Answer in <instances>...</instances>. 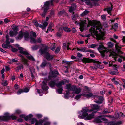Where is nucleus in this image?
I'll use <instances>...</instances> for the list:
<instances>
[{
    "mask_svg": "<svg viewBox=\"0 0 125 125\" xmlns=\"http://www.w3.org/2000/svg\"><path fill=\"white\" fill-rule=\"evenodd\" d=\"M49 3L48 1H46L45 2L44 6V11L43 13L41 14V15L42 17L45 16L46 14L47 13V10L49 9L50 6L49 5Z\"/></svg>",
    "mask_w": 125,
    "mask_h": 125,
    "instance_id": "nucleus-5",
    "label": "nucleus"
},
{
    "mask_svg": "<svg viewBox=\"0 0 125 125\" xmlns=\"http://www.w3.org/2000/svg\"><path fill=\"white\" fill-rule=\"evenodd\" d=\"M63 90V87H62L59 89H56V92L59 94H62Z\"/></svg>",
    "mask_w": 125,
    "mask_h": 125,
    "instance_id": "nucleus-36",
    "label": "nucleus"
},
{
    "mask_svg": "<svg viewBox=\"0 0 125 125\" xmlns=\"http://www.w3.org/2000/svg\"><path fill=\"white\" fill-rule=\"evenodd\" d=\"M88 25L91 26L92 27L90 29V32L93 36H95L98 40L101 39L105 35L104 30L103 29L99 21H95L93 22L89 21Z\"/></svg>",
    "mask_w": 125,
    "mask_h": 125,
    "instance_id": "nucleus-1",
    "label": "nucleus"
},
{
    "mask_svg": "<svg viewBox=\"0 0 125 125\" xmlns=\"http://www.w3.org/2000/svg\"><path fill=\"white\" fill-rule=\"evenodd\" d=\"M94 66H90V68L93 70H96L98 68V66L95 64H97L96 62H94Z\"/></svg>",
    "mask_w": 125,
    "mask_h": 125,
    "instance_id": "nucleus-35",
    "label": "nucleus"
},
{
    "mask_svg": "<svg viewBox=\"0 0 125 125\" xmlns=\"http://www.w3.org/2000/svg\"><path fill=\"white\" fill-rule=\"evenodd\" d=\"M97 45L96 44H93L89 46V48H94L97 46Z\"/></svg>",
    "mask_w": 125,
    "mask_h": 125,
    "instance_id": "nucleus-59",
    "label": "nucleus"
},
{
    "mask_svg": "<svg viewBox=\"0 0 125 125\" xmlns=\"http://www.w3.org/2000/svg\"><path fill=\"white\" fill-rule=\"evenodd\" d=\"M8 82L7 81H5L4 82L2 83V85L4 86H7L8 84Z\"/></svg>",
    "mask_w": 125,
    "mask_h": 125,
    "instance_id": "nucleus-63",
    "label": "nucleus"
},
{
    "mask_svg": "<svg viewBox=\"0 0 125 125\" xmlns=\"http://www.w3.org/2000/svg\"><path fill=\"white\" fill-rule=\"evenodd\" d=\"M48 1L49 2V5L50 6V5L53 6V2L57 3L58 2L59 0H51L50 1Z\"/></svg>",
    "mask_w": 125,
    "mask_h": 125,
    "instance_id": "nucleus-29",
    "label": "nucleus"
},
{
    "mask_svg": "<svg viewBox=\"0 0 125 125\" xmlns=\"http://www.w3.org/2000/svg\"><path fill=\"white\" fill-rule=\"evenodd\" d=\"M107 120L105 118H103L101 116H99L97 117L94 120V121L96 123H100L102 122V121H106Z\"/></svg>",
    "mask_w": 125,
    "mask_h": 125,
    "instance_id": "nucleus-12",
    "label": "nucleus"
},
{
    "mask_svg": "<svg viewBox=\"0 0 125 125\" xmlns=\"http://www.w3.org/2000/svg\"><path fill=\"white\" fill-rule=\"evenodd\" d=\"M112 40L114 42L116 43L115 45V47L117 51V52L119 54H123V52L121 51L120 50V49L121 48V46L118 43H116V41L114 39H112Z\"/></svg>",
    "mask_w": 125,
    "mask_h": 125,
    "instance_id": "nucleus-9",
    "label": "nucleus"
},
{
    "mask_svg": "<svg viewBox=\"0 0 125 125\" xmlns=\"http://www.w3.org/2000/svg\"><path fill=\"white\" fill-rule=\"evenodd\" d=\"M98 49L99 50H102L103 49H104L102 50L100 52L101 55L103 57H104L105 54L107 53L108 52V51L102 45H100Z\"/></svg>",
    "mask_w": 125,
    "mask_h": 125,
    "instance_id": "nucleus-7",
    "label": "nucleus"
},
{
    "mask_svg": "<svg viewBox=\"0 0 125 125\" xmlns=\"http://www.w3.org/2000/svg\"><path fill=\"white\" fill-rule=\"evenodd\" d=\"M95 62L97 63V64H95L98 66V68H99L100 69H102L104 67L103 66L100 65V62L99 61L94 60V62Z\"/></svg>",
    "mask_w": 125,
    "mask_h": 125,
    "instance_id": "nucleus-31",
    "label": "nucleus"
},
{
    "mask_svg": "<svg viewBox=\"0 0 125 125\" xmlns=\"http://www.w3.org/2000/svg\"><path fill=\"white\" fill-rule=\"evenodd\" d=\"M76 6L75 4L73 3L72 4L69 10V12L70 13L73 12L75 9Z\"/></svg>",
    "mask_w": 125,
    "mask_h": 125,
    "instance_id": "nucleus-17",
    "label": "nucleus"
},
{
    "mask_svg": "<svg viewBox=\"0 0 125 125\" xmlns=\"http://www.w3.org/2000/svg\"><path fill=\"white\" fill-rule=\"evenodd\" d=\"M2 120L4 121H5V116H0V121Z\"/></svg>",
    "mask_w": 125,
    "mask_h": 125,
    "instance_id": "nucleus-61",
    "label": "nucleus"
},
{
    "mask_svg": "<svg viewBox=\"0 0 125 125\" xmlns=\"http://www.w3.org/2000/svg\"><path fill=\"white\" fill-rule=\"evenodd\" d=\"M37 121V120L36 119L34 118H33L31 120V124H33L35 122V123H36Z\"/></svg>",
    "mask_w": 125,
    "mask_h": 125,
    "instance_id": "nucleus-48",
    "label": "nucleus"
},
{
    "mask_svg": "<svg viewBox=\"0 0 125 125\" xmlns=\"http://www.w3.org/2000/svg\"><path fill=\"white\" fill-rule=\"evenodd\" d=\"M30 35L31 37H35L36 36V33L33 32H31L30 33Z\"/></svg>",
    "mask_w": 125,
    "mask_h": 125,
    "instance_id": "nucleus-50",
    "label": "nucleus"
},
{
    "mask_svg": "<svg viewBox=\"0 0 125 125\" xmlns=\"http://www.w3.org/2000/svg\"><path fill=\"white\" fill-rule=\"evenodd\" d=\"M23 92V89H20L16 92V94L17 95H19Z\"/></svg>",
    "mask_w": 125,
    "mask_h": 125,
    "instance_id": "nucleus-44",
    "label": "nucleus"
},
{
    "mask_svg": "<svg viewBox=\"0 0 125 125\" xmlns=\"http://www.w3.org/2000/svg\"><path fill=\"white\" fill-rule=\"evenodd\" d=\"M39 47V46L37 45H33L31 47V48L33 50H37Z\"/></svg>",
    "mask_w": 125,
    "mask_h": 125,
    "instance_id": "nucleus-47",
    "label": "nucleus"
},
{
    "mask_svg": "<svg viewBox=\"0 0 125 125\" xmlns=\"http://www.w3.org/2000/svg\"><path fill=\"white\" fill-rule=\"evenodd\" d=\"M53 26V24L51 23L49 25V27L47 29L48 31H51L52 28Z\"/></svg>",
    "mask_w": 125,
    "mask_h": 125,
    "instance_id": "nucleus-53",
    "label": "nucleus"
},
{
    "mask_svg": "<svg viewBox=\"0 0 125 125\" xmlns=\"http://www.w3.org/2000/svg\"><path fill=\"white\" fill-rule=\"evenodd\" d=\"M29 69L31 73V76L33 78L34 77L33 74L35 72V69L34 67H32L30 66H29Z\"/></svg>",
    "mask_w": 125,
    "mask_h": 125,
    "instance_id": "nucleus-16",
    "label": "nucleus"
},
{
    "mask_svg": "<svg viewBox=\"0 0 125 125\" xmlns=\"http://www.w3.org/2000/svg\"><path fill=\"white\" fill-rule=\"evenodd\" d=\"M70 43H64L63 44V48L64 49H66L67 50L71 49L69 47Z\"/></svg>",
    "mask_w": 125,
    "mask_h": 125,
    "instance_id": "nucleus-22",
    "label": "nucleus"
},
{
    "mask_svg": "<svg viewBox=\"0 0 125 125\" xmlns=\"http://www.w3.org/2000/svg\"><path fill=\"white\" fill-rule=\"evenodd\" d=\"M69 91H68L66 92V93L64 95V97L66 99H68L69 98Z\"/></svg>",
    "mask_w": 125,
    "mask_h": 125,
    "instance_id": "nucleus-40",
    "label": "nucleus"
},
{
    "mask_svg": "<svg viewBox=\"0 0 125 125\" xmlns=\"http://www.w3.org/2000/svg\"><path fill=\"white\" fill-rule=\"evenodd\" d=\"M56 82L55 80H52L49 83L48 85L50 87L53 88L56 85Z\"/></svg>",
    "mask_w": 125,
    "mask_h": 125,
    "instance_id": "nucleus-20",
    "label": "nucleus"
},
{
    "mask_svg": "<svg viewBox=\"0 0 125 125\" xmlns=\"http://www.w3.org/2000/svg\"><path fill=\"white\" fill-rule=\"evenodd\" d=\"M89 12V11L85 10L81 14V16H83L87 15Z\"/></svg>",
    "mask_w": 125,
    "mask_h": 125,
    "instance_id": "nucleus-42",
    "label": "nucleus"
},
{
    "mask_svg": "<svg viewBox=\"0 0 125 125\" xmlns=\"http://www.w3.org/2000/svg\"><path fill=\"white\" fill-rule=\"evenodd\" d=\"M22 61L24 62V64L26 65L27 66H29V64L27 62V60L25 58H23Z\"/></svg>",
    "mask_w": 125,
    "mask_h": 125,
    "instance_id": "nucleus-49",
    "label": "nucleus"
},
{
    "mask_svg": "<svg viewBox=\"0 0 125 125\" xmlns=\"http://www.w3.org/2000/svg\"><path fill=\"white\" fill-rule=\"evenodd\" d=\"M18 49L19 50V52L20 53L25 55L28 54V52L25 51V50L23 48L20 47H18Z\"/></svg>",
    "mask_w": 125,
    "mask_h": 125,
    "instance_id": "nucleus-15",
    "label": "nucleus"
},
{
    "mask_svg": "<svg viewBox=\"0 0 125 125\" xmlns=\"http://www.w3.org/2000/svg\"><path fill=\"white\" fill-rule=\"evenodd\" d=\"M63 29L65 32H69L71 31L70 29L67 27H64Z\"/></svg>",
    "mask_w": 125,
    "mask_h": 125,
    "instance_id": "nucleus-37",
    "label": "nucleus"
},
{
    "mask_svg": "<svg viewBox=\"0 0 125 125\" xmlns=\"http://www.w3.org/2000/svg\"><path fill=\"white\" fill-rule=\"evenodd\" d=\"M109 73L113 75H116L118 74V72L117 70H116V71H109Z\"/></svg>",
    "mask_w": 125,
    "mask_h": 125,
    "instance_id": "nucleus-33",
    "label": "nucleus"
},
{
    "mask_svg": "<svg viewBox=\"0 0 125 125\" xmlns=\"http://www.w3.org/2000/svg\"><path fill=\"white\" fill-rule=\"evenodd\" d=\"M23 36V31H20L18 33V35L16 37V39L18 40H21Z\"/></svg>",
    "mask_w": 125,
    "mask_h": 125,
    "instance_id": "nucleus-18",
    "label": "nucleus"
},
{
    "mask_svg": "<svg viewBox=\"0 0 125 125\" xmlns=\"http://www.w3.org/2000/svg\"><path fill=\"white\" fill-rule=\"evenodd\" d=\"M65 11L63 10L60 11L58 13L59 16H61L65 13Z\"/></svg>",
    "mask_w": 125,
    "mask_h": 125,
    "instance_id": "nucleus-62",
    "label": "nucleus"
},
{
    "mask_svg": "<svg viewBox=\"0 0 125 125\" xmlns=\"http://www.w3.org/2000/svg\"><path fill=\"white\" fill-rule=\"evenodd\" d=\"M2 46L4 48L9 49L12 48V46L10 45H8L6 43H3L2 45Z\"/></svg>",
    "mask_w": 125,
    "mask_h": 125,
    "instance_id": "nucleus-26",
    "label": "nucleus"
},
{
    "mask_svg": "<svg viewBox=\"0 0 125 125\" xmlns=\"http://www.w3.org/2000/svg\"><path fill=\"white\" fill-rule=\"evenodd\" d=\"M108 124V125H116V123L113 121L109 122Z\"/></svg>",
    "mask_w": 125,
    "mask_h": 125,
    "instance_id": "nucleus-56",
    "label": "nucleus"
},
{
    "mask_svg": "<svg viewBox=\"0 0 125 125\" xmlns=\"http://www.w3.org/2000/svg\"><path fill=\"white\" fill-rule=\"evenodd\" d=\"M110 111H108V110L107 109H105L104 110L103 112V113L104 114H107V113H110Z\"/></svg>",
    "mask_w": 125,
    "mask_h": 125,
    "instance_id": "nucleus-64",
    "label": "nucleus"
},
{
    "mask_svg": "<svg viewBox=\"0 0 125 125\" xmlns=\"http://www.w3.org/2000/svg\"><path fill=\"white\" fill-rule=\"evenodd\" d=\"M47 63V62L45 61L42 62L40 66L41 67L43 68L45 67Z\"/></svg>",
    "mask_w": 125,
    "mask_h": 125,
    "instance_id": "nucleus-54",
    "label": "nucleus"
},
{
    "mask_svg": "<svg viewBox=\"0 0 125 125\" xmlns=\"http://www.w3.org/2000/svg\"><path fill=\"white\" fill-rule=\"evenodd\" d=\"M18 27L17 26H16L14 25H13L12 27L13 30L16 31L17 32L18 30Z\"/></svg>",
    "mask_w": 125,
    "mask_h": 125,
    "instance_id": "nucleus-39",
    "label": "nucleus"
},
{
    "mask_svg": "<svg viewBox=\"0 0 125 125\" xmlns=\"http://www.w3.org/2000/svg\"><path fill=\"white\" fill-rule=\"evenodd\" d=\"M83 94H79L77 95L75 97V99H76L78 100L81 97V95H82Z\"/></svg>",
    "mask_w": 125,
    "mask_h": 125,
    "instance_id": "nucleus-55",
    "label": "nucleus"
},
{
    "mask_svg": "<svg viewBox=\"0 0 125 125\" xmlns=\"http://www.w3.org/2000/svg\"><path fill=\"white\" fill-rule=\"evenodd\" d=\"M60 48L59 47H57L55 51V54H56V53H58L60 51Z\"/></svg>",
    "mask_w": 125,
    "mask_h": 125,
    "instance_id": "nucleus-60",
    "label": "nucleus"
},
{
    "mask_svg": "<svg viewBox=\"0 0 125 125\" xmlns=\"http://www.w3.org/2000/svg\"><path fill=\"white\" fill-rule=\"evenodd\" d=\"M92 112V110H89L87 107H84L79 112V115H78V117L80 119L84 118L86 120H90L94 117V114L96 112L94 111L92 113L88 114V113Z\"/></svg>",
    "mask_w": 125,
    "mask_h": 125,
    "instance_id": "nucleus-2",
    "label": "nucleus"
},
{
    "mask_svg": "<svg viewBox=\"0 0 125 125\" xmlns=\"http://www.w3.org/2000/svg\"><path fill=\"white\" fill-rule=\"evenodd\" d=\"M75 23L77 24H79L80 26V31L82 32L83 31L84 29V25L86 24V21H81L80 22L78 23L77 21H75Z\"/></svg>",
    "mask_w": 125,
    "mask_h": 125,
    "instance_id": "nucleus-6",
    "label": "nucleus"
},
{
    "mask_svg": "<svg viewBox=\"0 0 125 125\" xmlns=\"http://www.w3.org/2000/svg\"><path fill=\"white\" fill-rule=\"evenodd\" d=\"M23 65L22 64H21V65L16 67L15 69L16 72H18L19 70H21L22 69H23Z\"/></svg>",
    "mask_w": 125,
    "mask_h": 125,
    "instance_id": "nucleus-34",
    "label": "nucleus"
},
{
    "mask_svg": "<svg viewBox=\"0 0 125 125\" xmlns=\"http://www.w3.org/2000/svg\"><path fill=\"white\" fill-rule=\"evenodd\" d=\"M64 84V81H61L57 83L56 84V86L57 87H60Z\"/></svg>",
    "mask_w": 125,
    "mask_h": 125,
    "instance_id": "nucleus-27",
    "label": "nucleus"
},
{
    "mask_svg": "<svg viewBox=\"0 0 125 125\" xmlns=\"http://www.w3.org/2000/svg\"><path fill=\"white\" fill-rule=\"evenodd\" d=\"M87 49L85 47L81 48V51L82 52H87Z\"/></svg>",
    "mask_w": 125,
    "mask_h": 125,
    "instance_id": "nucleus-45",
    "label": "nucleus"
},
{
    "mask_svg": "<svg viewBox=\"0 0 125 125\" xmlns=\"http://www.w3.org/2000/svg\"><path fill=\"white\" fill-rule=\"evenodd\" d=\"M17 32L13 30H11L9 32V34L10 36L13 37L14 35H16Z\"/></svg>",
    "mask_w": 125,
    "mask_h": 125,
    "instance_id": "nucleus-28",
    "label": "nucleus"
},
{
    "mask_svg": "<svg viewBox=\"0 0 125 125\" xmlns=\"http://www.w3.org/2000/svg\"><path fill=\"white\" fill-rule=\"evenodd\" d=\"M41 86L43 90H47L49 88L47 86V84L44 81L42 82Z\"/></svg>",
    "mask_w": 125,
    "mask_h": 125,
    "instance_id": "nucleus-14",
    "label": "nucleus"
},
{
    "mask_svg": "<svg viewBox=\"0 0 125 125\" xmlns=\"http://www.w3.org/2000/svg\"><path fill=\"white\" fill-rule=\"evenodd\" d=\"M25 55L27 58L29 60L33 61H35V60L33 57L31 55L29 54L28 52L27 54H26Z\"/></svg>",
    "mask_w": 125,
    "mask_h": 125,
    "instance_id": "nucleus-24",
    "label": "nucleus"
},
{
    "mask_svg": "<svg viewBox=\"0 0 125 125\" xmlns=\"http://www.w3.org/2000/svg\"><path fill=\"white\" fill-rule=\"evenodd\" d=\"M23 36L26 40H28L29 39V33L27 31H23Z\"/></svg>",
    "mask_w": 125,
    "mask_h": 125,
    "instance_id": "nucleus-19",
    "label": "nucleus"
},
{
    "mask_svg": "<svg viewBox=\"0 0 125 125\" xmlns=\"http://www.w3.org/2000/svg\"><path fill=\"white\" fill-rule=\"evenodd\" d=\"M48 49L47 46H43L39 50V52L41 55L45 54L44 57L48 61L52 60L53 59L54 56L50 55L48 52Z\"/></svg>",
    "mask_w": 125,
    "mask_h": 125,
    "instance_id": "nucleus-3",
    "label": "nucleus"
},
{
    "mask_svg": "<svg viewBox=\"0 0 125 125\" xmlns=\"http://www.w3.org/2000/svg\"><path fill=\"white\" fill-rule=\"evenodd\" d=\"M115 117L116 119L118 118H120V115L119 114L117 111H116L115 113Z\"/></svg>",
    "mask_w": 125,
    "mask_h": 125,
    "instance_id": "nucleus-41",
    "label": "nucleus"
},
{
    "mask_svg": "<svg viewBox=\"0 0 125 125\" xmlns=\"http://www.w3.org/2000/svg\"><path fill=\"white\" fill-rule=\"evenodd\" d=\"M59 74L57 70H54L52 71L50 73V75L48 77V78L50 79L51 77L53 78H55L56 77L57 75Z\"/></svg>",
    "mask_w": 125,
    "mask_h": 125,
    "instance_id": "nucleus-8",
    "label": "nucleus"
},
{
    "mask_svg": "<svg viewBox=\"0 0 125 125\" xmlns=\"http://www.w3.org/2000/svg\"><path fill=\"white\" fill-rule=\"evenodd\" d=\"M34 24L37 27H39L42 28L44 29L45 28V27L47 26L48 24L47 22L46 21L44 22L43 23V25H42L41 24H39L37 21H35L34 22Z\"/></svg>",
    "mask_w": 125,
    "mask_h": 125,
    "instance_id": "nucleus-10",
    "label": "nucleus"
},
{
    "mask_svg": "<svg viewBox=\"0 0 125 125\" xmlns=\"http://www.w3.org/2000/svg\"><path fill=\"white\" fill-rule=\"evenodd\" d=\"M107 44L108 47L109 48H112L113 46V44L111 42H109Z\"/></svg>",
    "mask_w": 125,
    "mask_h": 125,
    "instance_id": "nucleus-52",
    "label": "nucleus"
},
{
    "mask_svg": "<svg viewBox=\"0 0 125 125\" xmlns=\"http://www.w3.org/2000/svg\"><path fill=\"white\" fill-rule=\"evenodd\" d=\"M92 109L89 110H92V111L96 110H98L100 107V106L95 104H92L91 105Z\"/></svg>",
    "mask_w": 125,
    "mask_h": 125,
    "instance_id": "nucleus-21",
    "label": "nucleus"
},
{
    "mask_svg": "<svg viewBox=\"0 0 125 125\" xmlns=\"http://www.w3.org/2000/svg\"><path fill=\"white\" fill-rule=\"evenodd\" d=\"M98 99L99 100L96 101H95V102L97 103L100 104L102 103L104 99V98L102 96H100L98 97Z\"/></svg>",
    "mask_w": 125,
    "mask_h": 125,
    "instance_id": "nucleus-30",
    "label": "nucleus"
},
{
    "mask_svg": "<svg viewBox=\"0 0 125 125\" xmlns=\"http://www.w3.org/2000/svg\"><path fill=\"white\" fill-rule=\"evenodd\" d=\"M94 60L93 59H90L86 58H83L82 60V61L85 63L94 62Z\"/></svg>",
    "mask_w": 125,
    "mask_h": 125,
    "instance_id": "nucleus-13",
    "label": "nucleus"
},
{
    "mask_svg": "<svg viewBox=\"0 0 125 125\" xmlns=\"http://www.w3.org/2000/svg\"><path fill=\"white\" fill-rule=\"evenodd\" d=\"M82 96L86 97L89 98L90 97L93 96V93H90L87 94H83Z\"/></svg>",
    "mask_w": 125,
    "mask_h": 125,
    "instance_id": "nucleus-32",
    "label": "nucleus"
},
{
    "mask_svg": "<svg viewBox=\"0 0 125 125\" xmlns=\"http://www.w3.org/2000/svg\"><path fill=\"white\" fill-rule=\"evenodd\" d=\"M44 119H40L38 121L37 120L36 123H35V125H42L44 122Z\"/></svg>",
    "mask_w": 125,
    "mask_h": 125,
    "instance_id": "nucleus-25",
    "label": "nucleus"
},
{
    "mask_svg": "<svg viewBox=\"0 0 125 125\" xmlns=\"http://www.w3.org/2000/svg\"><path fill=\"white\" fill-rule=\"evenodd\" d=\"M92 1L93 4L95 5H97V3L99 0H91Z\"/></svg>",
    "mask_w": 125,
    "mask_h": 125,
    "instance_id": "nucleus-46",
    "label": "nucleus"
},
{
    "mask_svg": "<svg viewBox=\"0 0 125 125\" xmlns=\"http://www.w3.org/2000/svg\"><path fill=\"white\" fill-rule=\"evenodd\" d=\"M66 86L67 89L72 91L73 93L75 94H78L81 92V89L75 85H72L71 84H68Z\"/></svg>",
    "mask_w": 125,
    "mask_h": 125,
    "instance_id": "nucleus-4",
    "label": "nucleus"
},
{
    "mask_svg": "<svg viewBox=\"0 0 125 125\" xmlns=\"http://www.w3.org/2000/svg\"><path fill=\"white\" fill-rule=\"evenodd\" d=\"M85 3L88 5H89L90 6H92V4L91 2H90L89 0H85Z\"/></svg>",
    "mask_w": 125,
    "mask_h": 125,
    "instance_id": "nucleus-51",
    "label": "nucleus"
},
{
    "mask_svg": "<svg viewBox=\"0 0 125 125\" xmlns=\"http://www.w3.org/2000/svg\"><path fill=\"white\" fill-rule=\"evenodd\" d=\"M42 41V39L40 38H39L36 40V43H40Z\"/></svg>",
    "mask_w": 125,
    "mask_h": 125,
    "instance_id": "nucleus-58",
    "label": "nucleus"
},
{
    "mask_svg": "<svg viewBox=\"0 0 125 125\" xmlns=\"http://www.w3.org/2000/svg\"><path fill=\"white\" fill-rule=\"evenodd\" d=\"M74 12H73V14L72 16V19L73 20L75 21L76 20V18L77 16V15L76 14H74Z\"/></svg>",
    "mask_w": 125,
    "mask_h": 125,
    "instance_id": "nucleus-43",
    "label": "nucleus"
},
{
    "mask_svg": "<svg viewBox=\"0 0 125 125\" xmlns=\"http://www.w3.org/2000/svg\"><path fill=\"white\" fill-rule=\"evenodd\" d=\"M112 5L111 7H109L106 8H105L104 9V11H107L108 13L110 15H111V11L112 10L113 8Z\"/></svg>",
    "mask_w": 125,
    "mask_h": 125,
    "instance_id": "nucleus-23",
    "label": "nucleus"
},
{
    "mask_svg": "<svg viewBox=\"0 0 125 125\" xmlns=\"http://www.w3.org/2000/svg\"><path fill=\"white\" fill-rule=\"evenodd\" d=\"M121 58H118V61L119 62H122V61L121 59H123L124 60H125V57L123 56H121Z\"/></svg>",
    "mask_w": 125,
    "mask_h": 125,
    "instance_id": "nucleus-57",
    "label": "nucleus"
},
{
    "mask_svg": "<svg viewBox=\"0 0 125 125\" xmlns=\"http://www.w3.org/2000/svg\"><path fill=\"white\" fill-rule=\"evenodd\" d=\"M5 121H7L12 119L13 120H16L17 118L14 115L10 116L7 113H5Z\"/></svg>",
    "mask_w": 125,
    "mask_h": 125,
    "instance_id": "nucleus-11",
    "label": "nucleus"
},
{
    "mask_svg": "<svg viewBox=\"0 0 125 125\" xmlns=\"http://www.w3.org/2000/svg\"><path fill=\"white\" fill-rule=\"evenodd\" d=\"M30 41L31 43H36V40L33 37H30Z\"/></svg>",
    "mask_w": 125,
    "mask_h": 125,
    "instance_id": "nucleus-38",
    "label": "nucleus"
}]
</instances>
